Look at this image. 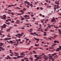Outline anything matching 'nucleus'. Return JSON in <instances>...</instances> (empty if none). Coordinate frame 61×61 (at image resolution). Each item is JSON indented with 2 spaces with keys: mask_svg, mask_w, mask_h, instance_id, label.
<instances>
[{
  "mask_svg": "<svg viewBox=\"0 0 61 61\" xmlns=\"http://www.w3.org/2000/svg\"><path fill=\"white\" fill-rule=\"evenodd\" d=\"M61 50V46H59V48H58V49H57L56 50V51H59V50Z\"/></svg>",
  "mask_w": 61,
  "mask_h": 61,
  "instance_id": "1",
  "label": "nucleus"
},
{
  "mask_svg": "<svg viewBox=\"0 0 61 61\" xmlns=\"http://www.w3.org/2000/svg\"><path fill=\"white\" fill-rule=\"evenodd\" d=\"M3 16L4 17H3V16L1 17L2 19H6V15H3Z\"/></svg>",
  "mask_w": 61,
  "mask_h": 61,
  "instance_id": "2",
  "label": "nucleus"
},
{
  "mask_svg": "<svg viewBox=\"0 0 61 61\" xmlns=\"http://www.w3.org/2000/svg\"><path fill=\"white\" fill-rule=\"evenodd\" d=\"M17 58H20V57H21V58H23V56H18L17 57Z\"/></svg>",
  "mask_w": 61,
  "mask_h": 61,
  "instance_id": "3",
  "label": "nucleus"
},
{
  "mask_svg": "<svg viewBox=\"0 0 61 61\" xmlns=\"http://www.w3.org/2000/svg\"><path fill=\"white\" fill-rule=\"evenodd\" d=\"M24 17H25L26 19L27 17H29V16L28 15H25L24 16Z\"/></svg>",
  "mask_w": 61,
  "mask_h": 61,
  "instance_id": "4",
  "label": "nucleus"
},
{
  "mask_svg": "<svg viewBox=\"0 0 61 61\" xmlns=\"http://www.w3.org/2000/svg\"><path fill=\"white\" fill-rule=\"evenodd\" d=\"M14 53L15 54H16L15 55V56H18L19 55L18 54V53H16V52H14Z\"/></svg>",
  "mask_w": 61,
  "mask_h": 61,
  "instance_id": "5",
  "label": "nucleus"
},
{
  "mask_svg": "<svg viewBox=\"0 0 61 61\" xmlns=\"http://www.w3.org/2000/svg\"><path fill=\"white\" fill-rule=\"evenodd\" d=\"M9 43H11V44H13L14 43V42H13V41H10V42H9Z\"/></svg>",
  "mask_w": 61,
  "mask_h": 61,
  "instance_id": "6",
  "label": "nucleus"
},
{
  "mask_svg": "<svg viewBox=\"0 0 61 61\" xmlns=\"http://www.w3.org/2000/svg\"><path fill=\"white\" fill-rule=\"evenodd\" d=\"M0 49H2V50L3 51H4V50H5V49L4 48H3V47H0Z\"/></svg>",
  "mask_w": 61,
  "mask_h": 61,
  "instance_id": "7",
  "label": "nucleus"
},
{
  "mask_svg": "<svg viewBox=\"0 0 61 61\" xmlns=\"http://www.w3.org/2000/svg\"><path fill=\"white\" fill-rule=\"evenodd\" d=\"M17 35H18V36H23V35H22V34H19V33H18L17 34Z\"/></svg>",
  "mask_w": 61,
  "mask_h": 61,
  "instance_id": "8",
  "label": "nucleus"
},
{
  "mask_svg": "<svg viewBox=\"0 0 61 61\" xmlns=\"http://www.w3.org/2000/svg\"><path fill=\"white\" fill-rule=\"evenodd\" d=\"M55 20V19H52L51 20V22H54Z\"/></svg>",
  "mask_w": 61,
  "mask_h": 61,
  "instance_id": "9",
  "label": "nucleus"
},
{
  "mask_svg": "<svg viewBox=\"0 0 61 61\" xmlns=\"http://www.w3.org/2000/svg\"><path fill=\"white\" fill-rule=\"evenodd\" d=\"M11 30V29L10 28L9 29L7 30V32H9L10 31V30Z\"/></svg>",
  "mask_w": 61,
  "mask_h": 61,
  "instance_id": "10",
  "label": "nucleus"
},
{
  "mask_svg": "<svg viewBox=\"0 0 61 61\" xmlns=\"http://www.w3.org/2000/svg\"><path fill=\"white\" fill-rule=\"evenodd\" d=\"M3 26H4V28H5L6 27V25L5 24H4L3 25Z\"/></svg>",
  "mask_w": 61,
  "mask_h": 61,
  "instance_id": "11",
  "label": "nucleus"
},
{
  "mask_svg": "<svg viewBox=\"0 0 61 61\" xmlns=\"http://www.w3.org/2000/svg\"><path fill=\"white\" fill-rule=\"evenodd\" d=\"M56 55V53H55L54 54H52L51 56H55V55Z\"/></svg>",
  "mask_w": 61,
  "mask_h": 61,
  "instance_id": "12",
  "label": "nucleus"
},
{
  "mask_svg": "<svg viewBox=\"0 0 61 61\" xmlns=\"http://www.w3.org/2000/svg\"><path fill=\"white\" fill-rule=\"evenodd\" d=\"M60 8V6H58L56 7V9H58V8Z\"/></svg>",
  "mask_w": 61,
  "mask_h": 61,
  "instance_id": "13",
  "label": "nucleus"
},
{
  "mask_svg": "<svg viewBox=\"0 0 61 61\" xmlns=\"http://www.w3.org/2000/svg\"><path fill=\"white\" fill-rule=\"evenodd\" d=\"M54 42L55 43H57V41L56 40H55L54 41Z\"/></svg>",
  "mask_w": 61,
  "mask_h": 61,
  "instance_id": "14",
  "label": "nucleus"
},
{
  "mask_svg": "<svg viewBox=\"0 0 61 61\" xmlns=\"http://www.w3.org/2000/svg\"><path fill=\"white\" fill-rule=\"evenodd\" d=\"M10 23L9 22H7L6 23V24H7V25H9L10 24Z\"/></svg>",
  "mask_w": 61,
  "mask_h": 61,
  "instance_id": "15",
  "label": "nucleus"
},
{
  "mask_svg": "<svg viewBox=\"0 0 61 61\" xmlns=\"http://www.w3.org/2000/svg\"><path fill=\"white\" fill-rule=\"evenodd\" d=\"M30 35H34V33H33L32 32L31 33H30Z\"/></svg>",
  "mask_w": 61,
  "mask_h": 61,
  "instance_id": "16",
  "label": "nucleus"
},
{
  "mask_svg": "<svg viewBox=\"0 0 61 61\" xmlns=\"http://www.w3.org/2000/svg\"><path fill=\"white\" fill-rule=\"evenodd\" d=\"M5 41L8 40V38H5Z\"/></svg>",
  "mask_w": 61,
  "mask_h": 61,
  "instance_id": "17",
  "label": "nucleus"
},
{
  "mask_svg": "<svg viewBox=\"0 0 61 61\" xmlns=\"http://www.w3.org/2000/svg\"><path fill=\"white\" fill-rule=\"evenodd\" d=\"M13 58L14 59H17V58L15 57H13Z\"/></svg>",
  "mask_w": 61,
  "mask_h": 61,
  "instance_id": "18",
  "label": "nucleus"
},
{
  "mask_svg": "<svg viewBox=\"0 0 61 61\" xmlns=\"http://www.w3.org/2000/svg\"><path fill=\"white\" fill-rule=\"evenodd\" d=\"M4 44L3 43H0V46H3V44Z\"/></svg>",
  "mask_w": 61,
  "mask_h": 61,
  "instance_id": "19",
  "label": "nucleus"
},
{
  "mask_svg": "<svg viewBox=\"0 0 61 61\" xmlns=\"http://www.w3.org/2000/svg\"><path fill=\"white\" fill-rule=\"evenodd\" d=\"M39 46V44L38 45L35 44V46Z\"/></svg>",
  "mask_w": 61,
  "mask_h": 61,
  "instance_id": "20",
  "label": "nucleus"
},
{
  "mask_svg": "<svg viewBox=\"0 0 61 61\" xmlns=\"http://www.w3.org/2000/svg\"><path fill=\"white\" fill-rule=\"evenodd\" d=\"M57 45V44L54 43L53 44V46H56V45Z\"/></svg>",
  "mask_w": 61,
  "mask_h": 61,
  "instance_id": "21",
  "label": "nucleus"
},
{
  "mask_svg": "<svg viewBox=\"0 0 61 61\" xmlns=\"http://www.w3.org/2000/svg\"><path fill=\"white\" fill-rule=\"evenodd\" d=\"M23 20H25V18H22L21 19V21H23Z\"/></svg>",
  "mask_w": 61,
  "mask_h": 61,
  "instance_id": "22",
  "label": "nucleus"
},
{
  "mask_svg": "<svg viewBox=\"0 0 61 61\" xmlns=\"http://www.w3.org/2000/svg\"><path fill=\"white\" fill-rule=\"evenodd\" d=\"M58 30L59 31V33H60L61 32V30H60V29H59Z\"/></svg>",
  "mask_w": 61,
  "mask_h": 61,
  "instance_id": "23",
  "label": "nucleus"
},
{
  "mask_svg": "<svg viewBox=\"0 0 61 61\" xmlns=\"http://www.w3.org/2000/svg\"><path fill=\"white\" fill-rule=\"evenodd\" d=\"M17 15H22L21 14L19 13H17Z\"/></svg>",
  "mask_w": 61,
  "mask_h": 61,
  "instance_id": "24",
  "label": "nucleus"
},
{
  "mask_svg": "<svg viewBox=\"0 0 61 61\" xmlns=\"http://www.w3.org/2000/svg\"><path fill=\"white\" fill-rule=\"evenodd\" d=\"M34 56H35V58H36V57L37 56V55H35Z\"/></svg>",
  "mask_w": 61,
  "mask_h": 61,
  "instance_id": "25",
  "label": "nucleus"
},
{
  "mask_svg": "<svg viewBox=\"0 0 61 61\" xmlns=\"http://www.w3.org/2000/svg\"><path fill=\"white\" fill-rule=\"evenodd\" d=\"M26 10V9L25 8H24L23 9V11H25Z\"/></svg>",
  "mask_w": 61,
  "mask_h": 61,
  "instance_id": "26",
  "label": "nucleus"
},
{
  "mask_svg": "<svg viewBox=\"0 0 61 61\" xmlns=\"http://www.w3.org/2000/svg\"><path fill=\"white\" fill-rule=\"evenodd\" d=\"M12 7V6H11V5H9V6H8V7Z\"/></svg>",
  "mask_w": 61,
  "mask_h": 61,
  "instance_id": "27",
  "label": "nucleus"
},
{
  "mask_svg": "<svg viewBox=\"0 0 61 61\" xmlns=\"http://www.w3.org/2000/svg\"><path fill=\"white\" fill-rule=\"evenodd\" d=\"M54 48L53 47H50L49 48V49H54Z\"/></svg>",
  "mask_w": 61,
  "mask_h": 61,
  "instance_id": "28",
  "label": "nucleus"
},
{
  "mask_svg": "<svg viewBox=\"0 0 61 61\" xmlns=\"http://www.w3.org/2000/svg\"><path fill=\"white\" fill-rule=\"evenodd\" d=\"M24 59H28V58L25 57L24 58Z\"/></svg>",
  "mask_w": 61,
  "mask_h": 61,
  "instance_id": "29",
  "label": "nucleus"
},
{
  "mask_svg": "<svg viewBox=\"0 0 61 61\" xmlns=\"http://www.w3.org/2000/svg\"><path fill=\"white\" fill-rule=\"evenodd\" d=\"M49 59H50H50H51L52 60V59H53V58L50 57L49 58Z\"/></svg>",
  "mask_w": 61,
  "mask_h": 61,
  "instance_id": "30",
  "label": "nucleus"
},
{
  "mask_svg": "<svg viewBox=\"0 0 61 61\" xmlns=\"http://www.w3.org/2000/svg\"><path fill=\"white\" fill-rule=\"evenodd\" d=\"M11 15H14L15 14L14 13H13V12H12L11 13Z\"/></svg>",
  "mask_w": 61,
  "mask_h": 61,
  "instance_id": "31",
  "label": "nucleus"
},
{
  "mask_svg": "<svg viewBox=\"0 0 61 61\" xmlns=\"http://www.w3.org/2000/svg\"><path fill=\"white\" fill-rule=\"evenodd\" d=\"M56 36H57V35H55V36H54V38H56Z\"/></svg>",
  "mask_w": 61,
  "mask_h": 61,
  "instance_id": "32",
  "label": "nucleus"
},
{
  "mask_svg": "<svg viewBox=\"0 0 61 61\" xmlns=\"http://www.w3.org/2000/svg\"><path fill=\"white\" fill-rule=\"evenodd\" d=\"M48 27L49 28H51V25H48Z\"/></svg>",
  "mask_w": 61,
  "mask_h": 61,
  "instance_id": "33",
  "label": "nucleus"
},
{
  "mask_svg": "<svg viewBox=\"0 0 61 61\" xmlns=\"http://www.w3.org/2000/svg\"><path fill=\"white\" fill-rule=\"evenodd\" d=\"M44 59H45V60L46 61L47 60V59H46V57H45L44 58Z\"/></svg>",
  "mask_w": 61,
  "mask_h": 61,
  "instance_id": "34",
  "label": "nucleus"
},
{
  "mask_svg": "<svg viewBox=\"0 0 61 61\" xmlns=\"http://www.w3.org/2000/svg\"><path fill=\"white\" fill-rule=\"evenodd\" d=\"M53 57V56H49V57L48 58H49V57Z\"/></svg>",
  "mask_w": 61,
  "mask_h": 61,
  "instance_id": "35",
  "label": "nucleus"
},
{
  "mask_svg": "<svg viewBox=\"0 0 61 61\" xmlns=\"http://www.w3.org/2000/svg\"><path fill=\"white\" fill-rule=\"evenodd\" d=\"M15 20H16L17 19V18L16 17L14 18Z\"/></svg>",
  "mask_w": 61,
  "mask_h": 61,
  "instance_id": "36",
  "label": "nucleus"
},
{
  "mask_svg": "<svg viewBox=\"0 0 61 61\" xmlns=\"http://www.w3.org/2000/svg\"><path fill=\"white\" fill-rule=\"evenodd\" d=\"M31 5V7H33V5H32V4H31L30 5Z\"/></svg>",
  "mask_w": 61,
  "mask_h": 61,
  "instance_id": "37",
  "label": "nucleus"
},
{
  "mask_svg": "<svg viewBox=\"0 0 61 61\" xmlns=\"http://www.w3.org/2000/svg\"><path fill=\"white\" fill-rule=\"evenodd\" d=\"M50 31H51V32H54V30H50Z\"/></svg>",
  "mask_w": 61,
  "mask_h": 61,
  "instance_id": "38",
  "label": "nucleus"
},
{
  "mask_svg": "<svg viewBox=\"0 0 61 61\" xmlns=\"http://www.w3.org/2000/svg\"><path fill=\"white\" fill-rule=\"evenodd\" d=\"M24 54V53H20V55H23Z\"/></svg>",
  "mask_w": 61,
  "mask_h": 61,
  "instance_id": "39",
  "label": "nucleus"
},
{
  "mask_svg": "<svg viewBox=\"0 0 61 61\" xmlns=\"http://www.w3.org/2000/svg\"><path fill=\"white\" fill-rule=\"evenodd\" d=\"M20 12H23V10H20Z\"/></svg>",
  "mask_w": 61,
  "mask_h": 61,
  "instance_id": "40",
  "label": "nucleus"
},
{
  "mask_svg": "<svg viewBox=\"0 0 61 61\" xmlns=\"http://www.w3.org/2000/svg\"><path fill=\"white\" fill-rule=\"evenodd\" d=\"M43 56V55H41L39 56H39V57H41V56Z\"/></svg>",
  "mask_w": 61,
  "mask_h": 61,
  "instance_id": "41",
  "label": "nucleus"
},
{
  "mask_svg": "<svg viewBox=\"0 0 61 61\" xmlns=\"http://www.w3.org/2000/svg\"><path fill=\"white\" fill-rule=\"evenodd\" d=\"M26 19H30V18H26Z\"/></svg>",
  "mask_w": 61,
  "mask_h": 61,
  "instance_id": "42",
  "label": "nucleus"
},
{
  "mask_svg": "<svg viewBox=\"0 0 61 61\" xmlns=\"http://www.w3.org/2000/svg\"><path fill=\"white\" fill-rule=\"evenodd\" d=\"M37 10H39V8L38 7L37 8Z\"/></svg>",
  "mask_w": 61,
  "mask_h": 61,
  "instance_id": "43",
  "label": "nucleus"
},
{
  "mask_svg": "<svg viewBox=\"0 0 61 61\" xmlns=\"http://www.w3.org/2000/svg\"><path fill=\"white\" fill-rule=\"evenodd\" d=\"M57 3L58 4V5H59V1H57Z\"/></svg>",
  "mask_w": 61,
  "mask_h": 61,
  "instance_id": "44",
  "label": "nucleus"
},
{
  "mask_svg": "<svg viewBox=\"0 0 61 61\" xmlns=\"http://www.w3.org/2000/svg\"><path fill=\"white\" fill-rule=\"evenodd\" d=\"M43 35L44 36H46V35H47V34H44Z\"/></svg>",
  "mask_w": 61,
  "mask_h": 61,
  "instance_id": "45",
  "label": "nucleus"
},
{
  "mask_svg": "<svg viewBox=\"0 0 61 61\" xmlns=\"http://www.w3.org/2000/svg\"><path fill=\"white\" fill-rule=\"evenodd\" d=\"M14 26H17V25L15 24L14 25Z\"/></svg>",
  "mask_w": 61,
  "mask_h": 61,
  "instance_id": "46",
  "label": "nucleus"
},
{
  "mask_svg": "<svg viewBox=\"0 0 61 61\" xmlns=\"http://www.w3.org/2000/svg\"><path fill=\"white\" fill-rule=\"evenodd\" d=\"M11 39V38H8V40H10Z\"/></svg>",
  "mask_w": 61,
  "mask_h": 61,
  "instance_id": "47",
  "label": "nucleus"
},
{
  "mask_svg": "<svg viewBox=\"0 0 61 61\" xmlns=\"http://www.w3.org/2000/svg\"><path fill=\"white\" fill-rule=\"evenodd\" d=\"M26 7H27V8H29V6H26Z\"/></svg>",
  "mask_w": 61,
  "mask_h": 61,
  "instance_id": "48",
  "label": "nucleus"
},
{
  "mask_svg": "<svg viewBox=\"0 0 61 61\" xmlns=\"http://www.w3.org/2000/svg\"><path fill=\"white\" fill-rule=\"evenodd\" d=\"M30 31H33V29H30Z\"/></svg>",
  "mask_w": 61,
  "mask_h": 61,
  "instance_id": "49",
  "label": "nucleus"
},
{
  "mask_svg": "<svg viewBox=\"0 0 61 61\" xmlns=\"http://www.w3.org/2000/svg\"><path fill=\"white\" fill-rule=\"evenodd\" d=\"M24 11H23V12L21 13H22V14H24Z\"/></svg>",
  "mask_w": 61,
  "mask_h": 61,
  "instance_id": "50",
  "label": "nucleus"
},
{
  "mask_svg": "<svg viewBox=\"0 0 61 61\" xmlns=\"http://www.w3.org/2000/svg\"><path fill=\"white\" fill-rule=\"evenodd\" d=\"M55 28H58V27H55Z\"/></svg>",
  "mask_w": 61,
  "mask_h": 61,
  "instance_id": "51",
  "label": "nucleus"
},
{
  "mask_svg": "<svg viewBox=\"0 0 61 61\" xmlns=\"http://www.w3.org/2000/svg\"><path fill=\"white\" fill-rule=\"evenodd\" d=\"M35 24L36 25H38V23H35Z\"/></svg>",
  "mask_w": 61,
  "mask_h": 61,
  "instance_id": "52",
  "label": "nucleus"
},
{
  "mask_svg": "<svg viewBox=\"0 0 61 61\" xmlns=\"http://www.w3.org/2000/svg\"><path fill=\"white\" fill-rule=\"evenodd\" d=\"M7 36H8V37H10L9 35H7Z\"/></svg>",
  "mask_w": 61,
  "mask_h": 61,
  "instance_id": "53",
  "label": "nucleus"
},
{
  "mask_svg": "<svg viewBox=\"0 0 61 61\" xmlns=\"http://www.w3.org/2000/svg\"><path fill=\"white\" fill-rule=\"evenodd\" d=\"M7 13L10 14H11V13H10V12H8Z\"/></svg>",
  "mask_w": 61,
  "mask_h": 61,
  "instance_id": "54",
  "label": "nucleus"
},
{
  "mask_svg": "<svg viewBox=\"0 0 61 61\" xmlns=\"http://www.w3.org/2000/svg\"><path fill=\"white\" fill-rule=\"evenodd\" d=\"M8 11L9 12H12V11H11V10H8Z\"/></svg>",
  "mask_w": 61,
  "mask_h": 61,
  "instance_id": "55",
  "label": "nucleus"
},
{
  "mask_svg": "<svg viewBox=\"0 0 61 61\" xmlns=\"http://www.w3.org/2000/svg\"><path fill=\"white\" fill-rule=\"evenodd\" d=\"M27 1H25L24 3L25 4L26 3H27Z\"/></svg>",
  "mask_w": 61,
  "mask_h": 61,
  "instance_id": "56",
  "label": "nucleus"
},
{
  "mask_svg": "<svg viewBox=\"0 0 61 61\" xmlns=\"http://www.w3.org/2000/svg\"><path fill=\"white\" fill-rule=\"evenodd\" d=\"M17 45V43H16L14 44V46H15V45Z\"/></svg>",
  "mask_w": 61,
  "mask_h": 61,
  "instance_id": "57",
  "label": "nucleus"
},
{
  "mask_svg": "<svg viewBox=\"0 0 61 61\" xmlns=\"http://www.w3.org/2000/svg\"><path fill=\"white\" fill-rule=\"evenodd\" d=\"M37 59H40V57H36Z\"/></svg>",
  "mask_w": 61,
  "mask_h": 61,
  "instance_id": "58",
  "label": "nucleus"
},
{
  "mask_svg": "<svg viewBox=\"0 0 61 61\" xmlns=\"http://www.w3.org/2000/svg\"><path fill=\"white\" fill-rule=\"evenodd\" d=\"M37 49H38L37 48H34V49H36V50Z\"/></svg>",
  "mask_w": 61,
  "mask_h": 61,
  "instance_id": "59",
  "label": "nucleus"
},
{
  "mask_svg": "<svg viewBox=\"0 0 61 61\" xmlns=\"http://www.w3.org/2000/svg\"><path fill=\"white\" fill-rule=\"evenodd\" d=\"M21 60L22 61H25V60H24L23 59H21Z\"/></svg>",
  "mask_w": 61,
  "mask_h": 61,
  "instance_id": "60",
  "label": "nucleus"
},
{
  "mask_svg": "<svg viewBox=\"0 0 61 61\" xmlns=\"http://www.w3.org/2000/svg\"><path fill=\"white\" fill-rule=\"evenodd\" d=\"M44 38V39H46V38H47L46 37H45Z\"/></svg>",
  "mask_w": 61,
  "mask_h": 61,
  "instance_id": "61",
  "label": "nucleus"
},
{
  "mask_svg": "<svg viewBox=\"0 0 61 61\" xmlns=\"http://www.w3.org/2000/svg\"><path fill=\"white\" fill-rule=\"evenodd\" d=\"M6 22H8V20H6Z\"/></svg>",
  "mask_w": 61,
  "mask_h": 61,
  "instance_id": "62",
  "label": "nucleus"
},
{
  "mask_svg": "<svg viewBox=\"0 0 61 61\" xmlns=\"http://www.w3.org/2000/svg\"><path fill=\"white\" fill-rule=\"evenodd\" d=\"M44 30H45V31H47V29H45Z\"/></svg>",
  "mask_w": 61,
  "mask_h": 61,
  "instance_id": "63",
  "label": "nucleus"
},
{
  "mask_svg": "<svg viewBox=\"0 0 61 61\" xmlns=\"http://www.w3.org/2000/svg\"><path fill=\"white\" fill-rule=\"evenodd\" d=\"M30 5V3H29L27 5H28H28Z\"/></svg>",
  "mask_w": 61,
  "mask_h": 61,
  "instance_id": "64",
  "label": "nucleus"
}]
</instances>
